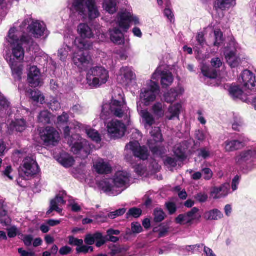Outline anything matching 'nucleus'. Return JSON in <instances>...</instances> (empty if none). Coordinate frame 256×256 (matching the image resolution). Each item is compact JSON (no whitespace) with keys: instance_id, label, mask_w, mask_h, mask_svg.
Returning a JSON list of instances; mask_svg holds the SVG:
<instances>
[{"instance_id":"obj_2","label":"nucleus","mask_w":256,"mask_h":256,"mask_svg":"<svg viewBox=\"0 0 256 256\" xmlns=\"http://www.w3.org/2000/svg\"><path fill=\"white\" fill-rule=\"evenodd\" d=\"M70 10L76 12L83 18L88 17L90 21H92L100 16L96 0H73Z\"/></svg>"},{"instance_id":"obj_14","label":"nucleus","mask_w":256,"mask_h":256,"mask_svg":"<svg viewBox=\"0 0 256 256\" xmlns=\"http://www.w3.org/2000/svg\"><path fill=\"white\" fill-rule=\"evenodd\" d=\"M136 80V75L132 68L130 67H122L117 74L118 82L126 86L128 85L132 81Z\"/></svg>"},{"instance_id":"obj_27","label":"nucleus","mask_w":256,"mask_h":256,"mask_svg":"<svg viewBox=\"0 0 256 256\" xmlns=\"http://www.w3.org/2000/svg\"><path fill=\"white\" fill-rule=\"evenodd\" d=\"M130 8L127 0H113V14L117 12L115 18L122 10H128Z\"/></svg>"},{"instance_id":"obj_25","label":"nucleus","mask_w":256,"mask_h":256,"mask_svg":"<svg viewBox=\"0 0 256 256\" xmlns=\"http://www.w3.org/2000/svg\"><path fill=\"white\" fill-rule=\"evenodd\" d=\"M184 92V90L182 87H178L172 88L164 95V100L168 103H171L175 101L176 98Z\"/></svg>"},{"instance_id":"obj_16","label":"nucleus","mask_w":256,"mask_h":256,"mask_svg":"<svg viewBox=\"0 0 256 256\" xmlns=\"http://www.w3.org/2000/svg\"><path fill=\"white\" fill-rule=\"evenodd\" d=\"M126 150L132 151L134 156L141 160H144L148 158V150L145 147H142L138 141L130 142L126 146Z\"/></svg>"},{"instance_id":"obj_59","label":"nucleus","mask_w":256,"mask_h":256,"mask_svg":"<svg viewBox=\"0 0 256 256\" xmlns=\"http://www.w3.org/2000/svg\"><path fill=\"white\" fill-rule=\"evenodd\" d=\"M72 248L68 246H64L59 250V254L62 256L68 255L71 253Z\"/></svg>"},{"instance_id":"obj_57","label":"nucleus","mask_w":256,"mask_h":256,"mask_svg":"<svg viewBox=\"0 0 256 256\" xmlns=\"http://www.w3.org/2000/svg\"><path fill=\"white\" fill-rule=\"evenodd\" d=\"M84 242L88 246H91L94 244V234H88L85 236Z\"/></svg>"},{"instance_id":"obj_36","label":"nucleus","mask_w":256,"mask_h":256,"mask_svg":"<svg viewBox=\"0 0 256 256\" xmlns=\"http://www.w3.org/2000/svg\"><path fill=\"white\" fill-rule=\"evenodd\" d=\"M0 221L4 226L11 223V220L8 215V211L4 208V204L0 202Z\"/></svg>"},{"instance_id":"obj_58","label":"nucleus","mask_w":256,"mask_h":256,"mask_svg":"<svg viewBox=\"0 0 256 256\" xmlns=\"http://www.w3.org/2000/svg\"><path fill=\"white\" fill-rule=\"evenodd\" d=\"M24 245L26 246H31L32 242L33 241V237L32 235H24L22 240Z\"/></svg>"},{"instance_id":"obj_51","label":"nucleus","mask_w":256,"mask_h":256,"mask_svg":"<svg viewBox=\"0 0 256 256\" xmlns=\"http://www.w3.org/2000/svg\"><path fill=\"white\" fill-rule=\"evenodd\" d=\"M142 212L140 209L138 208H130L128 212L126 214L127 218H128L130 216L134 218H138L142 214Z\"/></svg>"},{"instance_id":"obj_10","label":"nucleus","mask_w":256,"mask_h":256,"mask_svg":"<svg viewBox=\"0 0 256 256\" xmlns=\"http://www.w3.org/2000/svg\"><path fill=\"white\" fill-rule=\"evenodd\" d=\"M41 140L46 146L54 145L58 142L59 138L58 132L50 126H46L40 133Z\"/></svg>"},{"instance_id":"obj_34","label":"nucleus","mask_w":256,"mask_h":256,"mask_svg":"<svg viewBox=\"0 0 256 256\" xmlns=\"http://www.w3.org/2000/svg\"><path fill=\"white\" fill-rule=\"evenodd\" d=\"M256 158V150H249L242 152L240 156L236 158V161L237 163H240L242 161H246L251 158Z\"/></svg>"},{"instance_id":"obj_22","label":"nucleus","mask_w":256,"mask_h":256,"mask_svg":"<svg viewBox=\"0 0 256 256\" xmlns=\"http://www.w3.org/2000/svg\"><path fill=\"white\" fill-rule=\"evenodd\" d=\"M40 71L36 66H32L28 76V82L32 88H36L40 84Z\"/></svg>"},{"instance_id":"obj_12","label":"nucleus","mask_w":256,"mask_h":256,"mask_svg":"<svg viewBox=\"0 0 256 256\" xmlns=\"http://www.w3.org/2000/svg\"><path fill=\"white\" fill-rule=\"evenodd\" d=\"M238 82L246 90L256 88V76L250 70H244L238 78Z\"/></svg>"},{"instance_id":"obj_42","label":"nucleus","mask_w":256,"mask_h":256,"mask_svg":"<svg viewBox=\"0 0 256 256\" xmlns=\"http://www.w3.org/2000/svg\"><path fill=\"white\" fill-rule=\"evenodd\" d=\"M50 116L51 114L48 110L42 111L38 116V121L44 124H50Z\"/></svg>"},{"instance_id":"obj_62","label":"nucleus","mask_w":256,"mask_h":256,"mask_svg":"<svg viewBox=\"0 0 256 256\" xmlns=\"http://www.w3.org/2000/svg\"><path fill=\"white\" fill-rule=\"evenodd\" d=\"M18 230L15 226L8 229V236L10 238H14L17 235Z\"/></svg>"},{"instance_id":"obj_52","label":"nucleus","mask_w":256,"mask_h":256,"mask_svg":"<svg viewBox=\"0 0 256 256\" xmlns=\"http://www.w3.org/2000/svg\"><path fill=\"white\" fill-rule=\"evenodd\" d=\"M202 172L206 180H210L212 178L213 172L210 168H204L202 170Z\"/></svg>"},{"instance_id":"obj_37","label":"nucleus","mask_w":256,"mask_h":256,"mask_svg":"<svg viewBox=\"0 0 256 256\" xmlns=\"http://www.w3.org/2000/svg\"><path fill=\"white\" fill-rule=\"evenodd\" d=\"M234 4V0H216L215 7L222 10L229 8Z\"/></svg>"},{"instance_id":"obj_30","label":"nucleus","mask_w":256,"mask_h":256,"mask_svg":"<svg viewBox=\"0 0 256 256\" xmlns=\"http://www.w3.org/2000/svg\"><path fill=\"white\" fill-rule=\"evenodd\" d=\"M126 126L119 121L116 122L113 124V138H120L122 137L126 132Z\"/></svg>"},{"instance_id":"obj_33","label":"nucleus","mask_w":256,"mask_h":256,"mask_svg":"<svg viewBox=\"0 0 256 256\" xmlns=\"http://www.w3.org/2000/svg\"><path fill=\"white\" fill-rule=\"evenodd\" d=\"M223 216L222 213L218 209L206 212L204 214V218L206 220H218Z\"/></svg>"},{"instance_id":"obj_61","label":"nucleus","mask_w":256,"mask_h":256,"mask_svg":"<svg viewBox=\"0 0 256 256\" xmlns=\"http://www.w3.org/2000/svg\"><path fill=\"white\" fill-rule=\"evenodd\" d=\"M49 108L52 110H57L60 108V105L58 101L54 100L50 103Z\"/></svg>"},{"instance_id":"obj_56","label":"nucleus","mask_w":256,"mask_h":256,"mask_svg":"<svg viewBox=\"0 0 256 256\" xmlns=\"http://www.w3.org/2000/svg\"><path fill=\"white\" fill-rule=\"evenodd\" d=\"M142 228L138 222H132V231L134 234H138L142 232Z\"/></svg>"},{"instance_id":"obj_19","label":"nucleus","mask_w":256,"mask_h":256,"mask_svg":"<svg viewBox=\"0 0 256 256\" xmlns=\"http://www.w3.org/2000/svg\"><path fill=\"white\" fill-rule=\"evenodd\" d=\"M197 44L194 46V50L196 53V58L198 60H204L208 57L202 54L200 48H204L207 46L206 42L204 38V35L202 32L198 33L196 36Z\"/></svg>"},{"instance_id":"obj_40","label":"nucleus","mask_w":256,"mask_h":256,"mask_svg":"<svg viewBox=\"0 0 256 256\" xmlns=\"http://www.w3.org/2000/svg\"><path fill=\"white\" fill-rule=\"evenodd\" d=\"M12 54L18 60H24V51L23 47L20 44H16L12 48Z\"/></svg>"},{"instance_id":"obj_4","label":"nucleus","mask_w":256,"mask_h":256,"mask_svg":"<svg viewBox=\"0 0 256 256\" xmlns=\"http://www.w3.org/2000/svg\"><path fill=\"white\" fill-rule=\"evenodd\" d=\"M70 151L82 160L86 158L92 153L94 146L78 134H74L68 142Z\"/></svg>"},{"instance_id":"obj_60","label":"nucleus","mask_w":256,"mask_h":256,"mask_svg":"<svg viewBox=\"0 0 256 256\" xmlns=\"http://www.w3.org/2000/svg\"><path fill=\"white\" fill-rule=\"evenodd\" d=\"M167 6L168 8H166L164 10V14L170 22H172L174 20V14L171 10L168 8V6Z\"/></svg>"},{"instance_id":"obj_20","label":"nucleus","mask_w":256,"mask_h":256,"mask_svg":"<svg viewBox=\"0 0 256 256\" xmlns=\"http://www.w3.org/2000/svg\"><path fill=\"white\" fill-rule=\"evenodd\" d=\"M150 134L152 140H150L148 142L150 148L154 154L161 156L163 154L164 152L160 150V148L158 146L154 147L152 146L154 142L155 143H158L161 142L162 140V136L160 134V128H154L151 132Z\"/></svg>"},{"instance_id":"obj_39","label":"nucleus","mask_w":256,"mask_h":256,"mask_svg":"<svg viewBox=\"0 0 256 256\" xmlns=\"http://www.w3.org/2000/svg\"><path fill=\"white\" fill-rule=\"evenodd\" d=\"M112 179L104 178L98 182V187L104 192H110L112 190Z\"/></svg>"},{"instance_id":"obj_7","label":"nucleus","mask_w":256,"mask_h":256,"mask_svg":"<svg viewBox=\"0 0 256 256\" xmlns=\"http://www.w3.org/2000/svg\"><path fill=\"white\" fill-rule=\"evenodd\" d=\"M159 92V86L158 84L152 80L148 82L146 87L141 90L140 98L146 106L154 102Z\"/></svg>"},{"instance_id":"obj_1","label":"nucleus","mask_w":256,"mask_h":256,"mask_svg":"<svg viewBox=\"0 0 256 256\" xmlns=\"http://www.w3.org/2000/svg\"><path fill=\"white\" fill-rule=\"evenodd\" d=\"M116 26L113 28V43L123 44L124 43V34L130 28V22L135 25L140 24L139 18L132 13L130 8L128 10L121 12L114 20Z\"/></svg>"},{"instance_id":"obj_21","label":"nucleus","mask_w":256,"mask_h":256,"mask_svg":"<svg viewBox=\"0 0 256 256\" xmlns=\"http://www.w3.org/2000/svg\"><path fill=\"white\" fill-rule=\"evenodd\" d=\"M230 192V184L224 183L219 187H213L210 192V196L214 199H220L226 196L229 194Z\"/></svg>"},{"instance_id":"obj_6","label":"nucleus","mask_w":256,"mask_h":256,"mask_svg":"<svg viewBox=\"0 0 256 256\" xmlns=\"http://www.w3.org/2000/svg\"><path fill=\"white\" fill-rule=\"evenodd\" d=\"M78 31L80 38H76L75 40L76 44L80 50H88L92 47V43L89 40L94 36L91 28L86 24H80L78 28Z\"/></svg>"},{"instance_id":"obj_18","label":"nucleus","mask_w":256,"mask_h":256,"mask_svg":"<svg viewBox=\"0 0 256 256\" xmlns=\"http://www.w3.org/2000/svg\"><path fill=\"white\" fill-rule=\"evenodd\" d=\"M72 60L76 66L85 70L84 66L89 64L90 58L88 52L80 50L74 54Z\"/></svg>"},{"instance_id":"obj_3","label":"nucleus","mask_w":256,"mask_h":256,"mask_svg":"<svg viewBox=\"0 0 256 256\" xmlns=\"http://www.w3.org/2000/svg\"><path fill=\"white\" fill-rule=\"evenodd\" d=\"M182 108L179 103L171 104L167 108L164 104L158 102L152 106V110L156 118H164L166 120H171L179 118Z\"/></svg>"},{"instance_id":"obj_63","label":"nucleus","mask_w":256,"mask_h":256,"mask_svg":"<svg viewBox=\"0 0 256 256\" xmlns=\"http://www.w3.org/2000/svg\"><path fill=\"white\" fill-rule=\"evenodd\" d=\"M10 102L6 98H0V110L8 108Z\"/></svg>"},{"instance_id":"obj_32","label":"nucleus","mask_w":256,"mask_h":256,"mask_svg":"<svg viewBox=\"0 0 256 256\" xmlns=\"http://www.w3.org/2000/svg\"><path fill=\"white\" fill-rule=\"evenodd\" d=\"M17 44H20L22 46H24L26 48L27 51H30L32 46H37L36 44L30 36L25 34H23L20 36Z\"/></svg>"},{"instance_id":"obj_46","label":"nucleus","mask_w":256,"mask_h":256,"mask_svg":"<svg viewBox=\"0 0 256 256\" xmlns=\"http://www.w3.org/2000/svg\"><path fill=\"white\" fill-rule=\"evenodd\" d=\"M215 41L214 42V46H218L223 42L222 34L219 30H215L214 32Z\"/></svg>"},{"instance_id":"obj_23","label":"nucleus","mask_w":256,"mask_h":256,"mask_svg":"<svg viewBox=\"0 0 256 256\" xmlns=\"http://www.w3.org/2000/svg\"><path fill=\"white\" fill-rule=\"evenodd\" d=\"M46 27L44 24L38 21H32L28 27V30L35 38H40L44 35Z\"/></svg>"},{"instance_id":"obj_38","label":"nucleus","mask_w":256,"mask_h":256,"mask_svg":"<svg viewBox=\"0 0 256 256\" xmlns=\"http://www.w3.org/2000/svg\"><path fill=\"white\" fill-rule=\"evenodd\" d=\"M10 127L13 130L22 132L26 128V122L22 119L16 120L12 123Z\"/></svg>"},{"instance_id":"obj_47","label":"nucleus","mask_w":256,"mask_h":256,"mask_svg":"<svg viewBox=\"0 0 256 256\" xmlns=\"http://www.w3.org/2000/svg\"><path fill=\"white\" fill-rule=\"evenodd\" d=\"M204 246V244L187 246H185L184 249L187 252H191L194 254L195 252H200V250L203 248Z\"/></svg>"},{"instance_id":"obj_31","label":"nucleus","mask_w":256,"mask_h":256,"mask_svg":"<svg viewBox=\"0 0 256 256\" xmlns=\"http://www.w3.org/2000/svg\"><path fill=\"white\" fill-rule=\"evenodd\" d=\"M96 172L100 174H108L112 172V168L104 161L96 162L94 166Z\"/></svg>"},{"instance_id":"obj_44","label":"nucleus","mask_w":256,"mask_h":256,"mask_svg":"<svg viewBox=\"0 0 256 256\" xmlns=\"http://www.w3.org/2000/svg\"><path fill=\"white\" fill-rule=\"evenodd\" d=\"M229 92L230 94L234 98H240L243 92L237 86H233L230 88Z\"/></svg>"},{"instance_id":"obj_24","label":"nucleus","mask_w":256,"mask_h":256,"mask_svg":"<svg viewBox=\"0 0 256 256\" xmlns=\"http://www.w3.org/2000/svg\"><path fill=\"white\" fill-rule=\"evenodd\" d=\"M108 235L104 236L100 232H97L94 233L96 246L100 248L104 245L108 241L112 242V228H110L108 232Z\"/></svg>"},{"instance_id":"obj_53","label":"nucleus","mask_w":256,"mask_h":256,"mask_svg":"<svg viewBox=\"0 0 256 256\" xmlns=\"http://www.w3.org/2000/svg\"><path fill=\"white\" fill-rule=\"evenodd\" d=\"M174 153L176 157L180 159H183L184 157V150L180 148V145L174 148Z\"/></svg>"},{"instance_id":"obj_11","label":"nucleus","mask_w":256,"mask_h":256,"mask_svg":"<svg viewBox=\"0 0 256 256\" xmlns=\"http://www.w3.org/2000/svg\"><path fill=\"white\" fill-rule=\"evenodd\" d=\"M109 104H104L102 106V111L100 114V118L104 121L105 126H106L107 131L110 135V138H112V99Z\"/></svg>"},{"instance_id":"obj_54","label":"nucleus","mask_w":256,"mask_h":256,"mask_svg":"<svg viewBox=\"0 0 256 256\" xmlns=\"http://www.w3.org/2000/svg\"><path fill=\"white\" fill-rule=\"evenodd\" d=\"M194 198L198 202H204L207 200L208 196L206 193L200 192L194 196Z\"/></svg>"},{"instance_id":"obj_64","label":"nucleus","mask_w":256,"mask_h":256,"mask_svg":"<svg viewBox=\"0 0 256 256\" xmlns=\"http://www.w3.org/2000/svg\"><path fill=\"white\" fill-rule=\"evenodd\" d=\"M203 248L204 256H216L214 251L210 248L204 245Z\"/></svg>"},{"instance_id":"obj_13","label":"nucleus","mask_w":256,"mask_h":256,"mask_svg":"<svg viewBox=\"0 0 256 256\" xmlns=\"http://www.w3.org/2000/svg\"><path fill=\"white\" fill-rule=\"evenodd\" d=\"M198 212V208H194L187 213L179 215L176 218V222L180 224H192L194 220H198L200 219L201 216Z\"/></svg>"},{"instance_id":"obj_45","label":"nucleus","mask_w":256,"mask_h":256,"mask_svg":"<svg viewBox=\"0 0 256 256\" xmlns=\"http://www.w3.org/2000/svg\"><path fill=\"white\" fill-rule=\"evenodd\" d=\"M74 160L72 156H68L67 158H62L60 162L64 167L68 168L74 164Z\"/></svg>"},{"instance_id":"obj_49","label":"nucleus","mask_w":256,"mask_h":256,"mask_svg":"<svg viewBox=\"0 0 256 256\" xmlns=\"http://www.w3.org/2000/svg\"><path fill=\"white\" fill-rule=\"evenodd\" d=\"M129 249V247L124 246L113 245V255L118 254H124Z\"/></svg>"},{"instance_id":"obj_8","label":"nucleus","mask_w":256,"mask_h":256,"mask_svg":"<svg viewBox=\"0 0 256 256\" xmlns=\"http://www.w3.org/2000/svg\"><path fill=\"white\" fill-rule=\"evenodd\" d=\"M40 170L36 160L31 157H27L23 160L22 170L19 172V176L27 180L30 177L37 174Z\"/></svg>"},{"instance_id":"obj_41","label":"nucleus","mask_w":256,"mask_h":256,"mask_svg":"<svg viewBox=\"0 0 256 256\" xmlns=\"http://www.w3.org/2000/svg\"><path fill=\"white\" fill-rule=\"evenodd\" d=\"M86 134L88 137L93 142L98 144L102 140V138L99 132L96 130L90 128L86 130Z\"/></svg>"},{"instance_id":"obj_35","label":"nucleus","mask_w":256,"mask_h":256,"mask_svg":"<svg viewBox=\"0 0 256 256\" xmlns=\"http://www.w3.org/2000/svg\"><path fill=\"white\" fill-rule=\"evenodd\" d=\"M201 71L204 76L208 78L214 79L217 76L216 70L214 68H210L204 63L202 64Z\"/></svg>"},{"instance_id":"obj_48","label":"nucleus","mask_w":256,"mask_h":256,"mask_svg":"<svg viewBox=\"0 0 256 256\" xmlns=\"http://www.w3.org/2000/svg\"><path fill=\"white\" fill-rule=\"evenodd\" d=\"M154 220L156 222H160L162 221L165 217V214L160 208H156L154 212Z\"/></svg>"},{"instance_id":"obj_26","label":"nucleus","mask_w":256,"mask_h":256,"mask_svg":"<svg viewBox=\"0 0 256 256\" xmlns=\"http://www.w3.org/2000/svg\"><path fill=\"white\" fill-rule=\"evenodd\" d=\"M246 142V140H228L224 142V146L226 152H231L241 148Z\"/></svg>"},{"instance_id":"obj_15","label":"nucleus","mask_w":256,"mask_h":256,"mask_svg":"<svg viewBox=\"0 0 256 256\" xmlns=\"http://www.w3.org/2000/svg\"><path fill=\"white\" fill-rule=\"evenodd\" d=\"M118 91V98L116 100L113 99V113L116 116L122 118L124 112L127 110V107L123 92L120 90Z\"/></svg>"},{"instance_id":"obj_9","label":"nucleus","mask_w":256,"mask_h":256,"mask_svg":"<svg viewBox=\"0 0 256 256\" xmlns=\"http://www.w3.org/2000/svg\"><path fill=\"white\" fill-rule=\"evenodd\" d=\"M130 176L124 171L116 172L113 178V195H118L124 190L122 188L128 184Z\"/></svg>"},{"instance_id":"obj_43","label":"nucleus","mask_w":256,"mask_h":256,"mask_svg":"<svg viewBox=\"0 0 256 256\" xmlns=\"http://www.w3.org/2000/svg\"><path fill=\"white\" fill-rule=\"evenodd\" d=\"M30 98L34 102H40L41 104L44 100V98L38 90H30Z\"/></svg>"},{"instance_id":"obj_28","label":"nucleus","mask_w":256,"mask_h":256,"mask_svg":"<svg viewBox=\"0 0 256 256\" xmlns=\"http://www.w3.org/2000/svg\"><path fill=\"white\" fill-rule=\"evenodd\" d=\"M140 115L142 119V122L146 128L152 126L155 123V119L154 116L148 110H141Z\"/></svg>"},{"instance_id":"obj_5","label":"nucleus","mask_w":256,"mask_h":256,"mask_svg":"<svg viewBox=\"0 0 256 256\" xmlns=\"http://www.w3.org/2000/svg\"><path fill=\"white\" fill-rule=\"evenodd\" d=\"M108 78V72L104 68L96 66L88 71L86 80L90 86L97 87L106 83Z\"/></svg>"},{"instance_id":"obj_29","label":"nucleus","mask_w":256,"mask_h":256,"mask_svg":"<svg viewBox=\"0 0 256 256\" xmlns=\"http://www.w3.org/2000/svg\"><path fill=\"white\" fill-rule=\"evenodd\" d=\"M224 54L227 62L230 67L236 68L240 64V58L233 51L228 52L226 50Z\"/></svg>"},{"instance_id":"obj_50","label":"nucleus","mask_w":256,"mask_h":256,"mask_svg":"<svg viewBox=\"0 0 256 256\" xmlns=\"http://www.w3.org/2000/svg\"><path fill=\"white\" fill-rule=\"evenodd\" d=\"M68 244L71 246L80 247L84 244V240L82 239H78L73 236H68Z\"/></svg>"},{"instance_id":"obj_55","label":"nucleus","mask_w":256,"mask_h":256,"mask_svg":"<svg viewBox=\"0 0 256 256\" xmlns=\"http://www.w3.org/2000/svg\"><path fill=\"white\" fill-rule=\"evenodd\" d=\"M177 160L175 158L168 157L164 161L165 164L168 168H172L176 166Z\"/></svg>"},{"instance_id":"obj_17","label":"nucleus","mask_w":256,"mask_h":256,"mask_svg":"<svg viewBox=\"0 0 256 256\" xmlns=\"http://www.w3.org/2000/svg\"><path fill=\"white\" fill-rule=\"evenodd\" d=\"M161 78L162 85L164 87L170 86L173 82L174 78L171 72L162 71V68H158L152 76V78L158 80Z\"/></svg>"}]
</instances>
